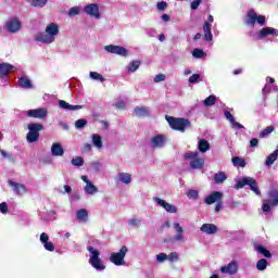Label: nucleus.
Wrapping results in <instances>:
<instances>
[{
	"instance_id": "49",
	"label": "nucleus",
	"mask_w": 278,
	"mask_h": 278,
	"mask_svg": "<svg viewBox=\"0 0 278 278\" xmlns=\"http://www.w3.org/2000/svg\"><path fill=\"white\" fill-rule=\"evenodd\" d=\"M43 247L46 251H50V252L55 251V245L51 241H47L46 243H43Z\"/></svg>"
},
{
	"instance_id": "23",
	"label": "nucleus",
	"mask_w": 278,
	"mask_h": 278,
	"mask_svg": "<svg viewBox=\"0 0 278 278\" xmlns=\"http://www.w3.org/2000/svg\"><path fill=\"white\" fill-rule=\"evenodd\" d=\"M17 84L20 88H25V89L34 88L31 80L27 76H22L21 78H18Z\"/></svg>"
},
{
	"instance_id": "37",
	"label": "nucleus",
	"mask_w": 278,
	"mask_h": 278,
	"mask_svg": "<svg viewBox=\"0 0 278 278\" xmlns=\"http://www.w3.org/2000/svg\"><path fill=\"white\" fill-rule=\"evenodd\" d=\"M256 268L261 271L266 270V268H268V261L266 258L258 260L256 263Z\"/></svg>"
},
{
	"instance_id": "13",
	"label": "nucleus",
	"mask_w": 278,
	"mask_h": 278,
	"mask_svg": "<svg viewBox=\"0 0 278 278\" xmlns=\"http://www.w3.org/2000/svg\"><path fill=\"white\" fill-rule=\"evenodd\" d=\"M84 12L93 18H101V13L99 12V4L91 3L84 8Z\"/></svg>"
},
{
	"instance_id": "63",
	"label": "nucleus",
	"mask_w": 278,
	"mask_h": 278,
	"mask_svg": "<svg viewBox=\"0 0 278 278\" xmlns=\"http://www.w3.org/2000/svg\"><path fill=\"white\" fill-rule=\"evenodd\" d=\"M76 110H84V105H73V104H70L68 111L73 112V111H76Z\"/></svg>"
},
{
	"instance_id": "55",
	"label": "nucleus",
	"mask_w": 278,
	"mask_h": 278,
	"mask_svg": "<svg viewBox=\"0 0 278 278\" xmlns=\"http://www.w3.org/2000/svg\"><path fill=\"white\" fill-rule=\"evenodd\" d=\"M156 8L157 10L164 11L166 8H168V3H166V1L157 2Z\"/></svg>"
},
{
	"instance_id": "17",
	"label": "nucleus",
	"mask_w": 278,
	"mask_h": 278,
	"mask_svg": "<svg viewBox=\"0 0 278 278\" xmlns=\"http://www.w3.org/2000/svg\"><path fill=\"white\" fill-rule=\"evenodd\" d=\"M9 186H11V188H13V192L15 194H27V187H25V185L23 184H18L15 182L13 180H9Z\"/></svg>"
},
{
	"instance_id": "43",
	"label": "nucleus",
	"mask_w": 278,
	"mask_h": 278,
	"mask_svg": "<svg viewBox=\"0 0 278 278\" xmlns=\"http://www.w3.org/2000/svg\"><path fill=\"white\" fill-rule=\"evenodd\" d=\"M72 164H73V166H84V157L76 156V157L72 159Z\"/></svg>"
},
{
	"instance_id": "60",
	"label": "nucleus",
	"mask_w": 278,
	"mask_h": 278,
	"mask_svg": "<svg viewBox=\"0 0 278 278\" xmlns=\"http://www.w3.org/2000/svg\"><path fill=\"white\" fill-rule=\"evenodd\" d=\"M202 0H193L191 2V10H199V5H201Z\"/></svg>"
},
{
	"instance_id": "36",
	"label": "nucleus",
	"mask_w": 278,
	"mask_h": 278,
	"mask_svg": "<svg viewBox=\"0 0 278 278\" xmlns=\"http://www.w3.org/2000/svg\"><path fill=\"white\" fill-rule=\"evenodd\" d=\"M92 143L97 149H102L103 148V139L99 135H92Z\"/></svg>"
},
{
	"instance_id": "10",
	"label": "nucleus",
	"mask_w": 278,
	"mask_h": 278,
	"mask_svg": "<svg viewBox=\"0 0 278 278\" xmlns=\"http://www.w3.org/2000/svg\"><path fill=\"white\" fill-rule=\"evenodd\" d=\"M104 50L108 51V53L121 55L122 58H127V55H129V51L123 46L109 45L104 47Z\"/></svg>"
},
{
	"instance_id": "53",
	"label": "nucleus",
	"mask_w": 278,
	"mask_h": 278,
	"mask_svg": "<svg viewBox=\"0 0 278 278\" xmlns=\"http://www.w3.org/2000/svg\"><path fill=\"white\" fill-rule=\"evenodd\" d=\"M80 10L77 7L71 8L68 11V16H77L79 14Z\"/></svg>"
},
{
	"instance_id": "64",
	"label": "nucleus",
	"mask_w": 278,
	"mask_h": 278,
	"mask_svg": "<svg viewBox=\"0 0 278 278\" xmlns=\"http://www.w3.org/2000/svg\"><path fill=\"white\" fill-rule=\"evenodd\" d=\"M220 210H223V200H219L218 202H216V205H215V212H220Z\"/></svg>"
},
{
	"instance_id": "20",
	"label": "nucleus",
	"mask_w": 278,
	"mask_h": 278,
	"mask_svg": "<svg viewBox=\"0 0 278 278\" xmlns=\"http://www.w3.org/2000/svg\"><path fill=\"white\" fill-rule=\"evenodd\" d=\"M203 31H204V40L206 42H212L214 36L212 35V24L210 22H204L203 24Z\"/></svg>"
},
{
	"instance_id": "31",
	"label": "nucleus",
	"mask_w": 278,
	"mask_h": 278,
	"mask_svg": "<svg viewBox=\"0 0 278 278\" xmlns=\"http://www.w3.org/2000/svg\"><path fill=\"white\" fill-rule=\"evenodd\" d=\"M118 177H119V181H122V184H126V185L131 184V174H129V173H119Z\"/></svg>"
},
{
	"instance_id": "50",
	"label": "nucleus",
	"mask_w": 278,
	"mask_h": 278,
	"mask_svg": "<svg viewBox=\"0 0 278 278\" xmlns=\"http://www.w3.org/2000/svg\"><path fill=\"white\" fill-rule=\"evenodd\" d=\"M167 260L169 262H177V260H179V254H177V252H172L167 255Z\"/></svg>"
},
{
	"instance_id": "3",
	"label": "nucleus",
	"mask_w": 278,
	"mask_h": 278,
	"mask_svg": "<svg viewBox=\"0 0 278 278\" xmlns=\"http://www.w3.org/2000/svg\"><path fill=\"white\" fill-rule=\"evenodd\" d=\"M87 251L91 253L89 257V262L96 270H105V264H103V261L99 255H101V252L99 250H94L91 245L87 247Z\"/></svg>"
},
{
	"instance_id": "51",
	"label": "nucleus",
	"mask_w": 278,
	"mask_h": 278,
	"mask_svg": "<svg viewBox=\"0 0 278 278\" xmlns=\"http://www.w3.org/2000/svg\"><path fill=\"white\" fill-rule=\"evenodd\" d=\"M199 79H201V75L193 74L189 77V84H197V81H199Z\"/></svg>"
},
{
	"instance_id": "54",
	"label": "nucleus",
	"mask_w": 278,
	"mask_h": 278,
	"mask_svg": "<svg viewBox=\"0 0 278 278\" xmlns=\"http://www.w3.org/2000/svg\"><path fill=\"white\" fill-rule=\"evenodd\" d=\"M140 223H141L140 219L131 218V219L128 222V225H129L130 227H140Z\"/></svg>"
},
{
	"instance_id": "58",
	"label": "nucleus",
	"mask_w": 278,
	"mask_h": 278,
	"mask_svg": "<svg viewBox=\"0 0 278 278\" xmlns=\"http://www.w3.org/2000/svg\"><path fill=\"white\" fill-rule=\"evenodd\" d=\"M157 262H164L165 260H168V255L166 253H160L156 255Z\"/></svg>"
},
{
	"instance_id": "6",
	"label": "nucleus",
	"mask_w": 278,
	"mask_h": 278,
	"mask_svg": "<svg viewBox=\"0 0 278 278\" xmlns=\"http://www.w3.org/2000/svg\"><path fill=\"white\" fill-rule=\"evenodd\" d=\"M278 206V189H270L267 193V202H263L262 210L265 213H268L273 207Z\"/></svg>"
},
{
	"instance_id": "39",
	"label": "nucleus",
	"mask_w": 278,
	"mask_h": 278,
	"mask_svg": "<svg viewBox=\"0 0 278 278\" xmlns=\"http://www.w3.org/2000/svg\"><path fill=\"white\" fill-rule=\"evenodd\" d=\"M277 161V154H275L274 152L271 154H269L265 161V165L266 166H273V164H275V162Z\"/></svg>"
},
{
	"instance_id": "40",
	"label": "nucleus",
	"mask_w": 278,
	"mask_h": 278,
	"mask_svg": "<svg viewBox=\"0 0 278 278\" xmlns=\"http://www.w3.org/2000/svg\"><path fill=\"white\" fill-rule=\"evenodd\" d=\"M49 0H31L30 5L33 8H45V4L48 3Z\"/></svg>"
},
{
	"instance_id": "52",
	"label": "nucleus",
	"mask_w": 278,
	"mask_h": 278,
	"mask_svg": "<svg viewBox=\"0 0 278 278\" xmlns=\"http://www.w3.org/2000/svg\"><path fill=\"white\" fill-rule=\"evenodd\" d=\"M160 81H166V75H164V74H157V75L154 77V83H155V84H160Z\"/></svg>"
},
{
	"instance_id": "5",
	"label": "nucleus",
	"mask_w": 278,
	"mask_h": 278,
	"mask_svg": "<svg viewBox=\"0 0 278 278\" xmlns=\"http://www.w3.org/2000/svg\"><path fill=\"white\" fill-rule=\"evenodd\" d=\"M45 129V126L40 123L28 124V132L26 135L27 142H38L40 139V131Z\"/></svg>"
},
{
	"instance_id": "12",
	"label": "nucleus",
	"mask_w": 278,
	"mask_h": 278,
	"mask_svg": "<svg viewBox=\"0 0 278 278\" xmlns=\"http://www.w3.org/2000/svg\"><path fill=\"white\" fill-rule=\"evenodd\" d=\"M47 114H49V112L45 108L34 109L27 112V116L30 118H47Z\"/></svg>"
},
{
	"instance_id": "27",
	"label": "nucleus",
	"mask_w": 278,
	"mask_h": 278,
	"mask_svg": "<svg viewBox=\"0 0 278 278\" xmlns=\"http://www.w3.org/2000/svg\"><path fill=\"white\" fill-rule=\"evenodd\" d=\"M76 218L81 223H88V211L86 208H80L76 213Z\"/></svg>"
},
{
	"instance_id": "9",
	"label": "nucleus",
	"mask_w": 278,
	"mask_h": 278,
	"mask_svg": "<svg viewBox=\"0 0 278 278\" xmlns=\"http://www.w3.org/2000/svg\"><path fill=\"white\" fill-rule=\"evenodd\" d=\"M129 249L126 245H123L119 249V252L112 253L110 256V262L115 266H123L125 264V255H127Z\"/></svg>"
},
{
	"instance_id": "25",
	"label": "nucleus",
	"mask_w": 278,
	"mask_h": 278,
	"mask_svg": "<svg viewBox=\"0 0 278 278\" xmlns=\"http://www.w3.org/2000/svg\"><path fill=\"white\" fill-rule=\"evenodd\" d=\"M51 151L54 157H62V155H64V148H62L60 143H53Z\"/></svg>"
},
{
	"instance_id": "57",
	"label": "nucleus",
	"mask_w": 278,
	"mask_h": 278,
	"mask_svg": "<svg viewBox=\"0 0 278 278\" xmlns=\"http://www.w3.org/2000/svg\"><path fill=\"white\" fill-rule=\"evenodd\" d=\"M0 212H1V214H8V203L7 202L0 203Z\"/></svg>"
},
{
	"instance_id": "2",
	"label": "nucleus",
	"mask_w": 278,
	"mask_h": 278,
	"mask_svg": "<svg viewBox=\"0 0 278 278\" xmlns=\"http://www.w3.org/2000/svg\"><path fill=\"white\" fill-rule=\"evenodd\" d=\"M166 121H167L169 127H172V129H174L175 131H181L182 134H184V131H186L187 129H190V127H192V124L190 123V119H188V118L173 117V116L166 115Z\"/></svg>"
},
{
	"instance_id": "56",
	"label": "nucleus",
	"mask_w": 278,
	"mask_h": 278,
	"mask_svg": "<svg viewBox=\"0 0 278 278\" xmlns=\"http://www.w3.org/2000/svg\"><path fill=\"white\" fill-rule=\"evenodd\" d=\"M39 240H40V242H41L42 244H46L47 242H49V235H47L46 232H42V233L40 235Z\"/></svg>"
},
{
	"instance_id": "33",
	"label": "nucleus",
	"mask_w": 278,
	"mask_h": 278,
	"mask_svg": "<svg viewBox=\"0 0 278 278\" xmlns=\"http://www.w3.org/2000/svg\"><path fill=\"white\" fill-rule=\"evenodd\" d=\"M273 131H275V126H267L260 132L258 138H268V135L273 134Z\"/></svg>"
},
{
	"instance_id": "18",
	"label": "nucleus",
	"mask_w": 278,
	"mask_h": 278,
	"mask_svg": "<svg viewBox=\"0 0 278 278\" xmlns=\"http://www.w3.org/2000/svg\"><path fill=\"white\" fill-rule=\"evenodd\" d=\"M151 142L154 149H162L166 144V138H164V135H156L151 139Z\"/></svg>"
},
{
	"instance_id": "21",
	"label": "nucleus",
	"mask_w": 278,
	"mask_h": 278,
	"mask_svg": "<svg viewBox=\"0 0 278 278\" xmlns=\"http://www.w3.org/2000/svg\"><path fill=\"white\" fill-rule=\"evenodd\" d=\"M224 115L226 116V119L229 121V123L232 125V127H236L237 129H244V126L238 122H236V117L231 114L229 111H225Z\"/></svg>"
},
{
	"instance_id": "8",
	"label": "nucleus",
	"mask_w": 278,
	"mask_h": 278,
	"mask_svg": "<svg viewBox=\"0 0 278 278\" xmlns=\"http://www.w3.org/2000/svg\"><path fill=\"white\" fill-rule=\"evenodd\" d=\"M185 160H191L190 168L193 170L201 169L203 166H205V160L199 157V153L197 152H187L185 154Z\"/></svg>"
},
{
	"instance_id": "4",
	"label": "nucleus",
	"mask_w": 278,
	"mask_h": 278,
	"mask_svg": "<svg viewBox=\"0 0 278 278\" xmlns=\"http://www.w3.org/2000/svg\"><path fill=\"white\" fill-rule=\"evenodd\" d=\"M256 23H258L261 27H264V25H266V16L257 15L255 10L250 9L245 15V25H248V27H255Z\"/></svg>"
},
{
	"instance_id": "62",
	"label": "nucleus",
	"mask_w": 278,
	"mask_h": 278,
	"mask_svg": "<svg viewBox=\"0 0 278 278\" xmlns=\"http://www.w3.org/2000/svg\"><path fill=\"white\" fill-rule=\"evenodd\" d=\"M174 229H176L177 233H184V228L179 225V223H174Z\"/></svg>"
},
{
	"instance_id": "46",
	"label": "nucleus",
	"mask_w": 278,
	"mask_h": 278,
	"mask_svg": "<svg viewBox=\"0 0 278 278\" xmlns=\"http://www.w3.org/2000/svg\"><path fill=\"white\" fill-rule=\"evenodd\" d=\"M89 76L91 77V79H98L99 81H105V78L103 77V75H101L97 72H90Z\"/></svg>"
},
{
	"instance_id": "61",
	"label": "nucleus",
	"mask_w": 278,
	"mask_h": 278,
	"mask_svg": "<svg viewBox=\"0 0 278 278\" xmlns=\"http://www.w3.org/2000/svg\"><path fill=\"white\" fill-rule=\"evenodd\" d=\"M257 144H260V139L253 138V139L250 140V147L251 148H255V147H257Z\"/></svg>"
},
{
	"instance_id": "15",
	"label": "nucleus",
	"mask_w": 278,
	"mask_h": 278,
	"mask_svg": "<svg viewBox=\"0 0 278 278\" xmlns=\"http://www.w3.org/2000/svg\"><path fill=\"white\" fill-rule=\"evenodd\" d=\"M219 201H223V192L220 191H213L204 199L206 205H213V203H218Z\"/></svg>"
},
{
	"instance_id": "42",
	"label": "nucleus",
	"mask_w": 278,
	"mask_h": 278,
	"mask_svg": "<svg viewBox=\"0 0 278 278\" xmlns=\"http://www.w3.org/2000/svg\"><path fill=\"white\" fill-rule=\"evenodd\" d=\"M182 242L184 241V233L177 232V235L174 238H169L165 240V242Z\"/></svg>"
},
{
	"instance_id": "44",
	"label": "nucleus",
	"mask_w": 278,
	"mask_h": 278,
	"mask_svg": "<svg viewBox=\"0 0 278 278\" xmlns=\"http://www.w3.org/2000/svg\"><path fill=\"white\" fill-rule=\"evenodd\" d=\"M192 55L195 59H201V58H203V55H205V52L203 50L199 49V48H195L192 51Z\"/></svg>"
},
{
	"instance_id": "34",
	"label": "nucleus",
	"mask_w": 278,
	"mask_h": 278,
	"mask_svg": "<svg viewBox=\"0 0 278 278\" xmlns=\"http://www.w3.org/2000/svg\"><path fill=\"white\" fill-rule=\"evenodd\" d=\"M256 251L258 253H261V255H264V257H267L268 260H270V257H273V254L270 253V251H268L266 248H264V245H257Z\"/></svg>"
},
{
	"instance_id": "47",
	"label": "nucleus",
	"mask_w": 278,
	"mask_h": 278,
	"mask_svg": "<svg viewBox=\"0 0 278 278\" xmlns=\"http://www.w3.org/2000/svg\"><path fill=\"white\" fill-rule=\"evenodd\" d=\"M136 116H147V109L144 108H136L135 109Z\"/></svg>"
},
{
	"instance_id": "7",
	"label": "nucleus",
	"mask_w": 278,
	"mask_h": 278,
	"mask_svg": "<svg viewBox=\"0 0 278 278\" xmlns=\"http://www.w3.org/2000/svg\"><path fill=\"white\" fill-rule=\"evenodd\" d=\"M244 186H250L252 192H255L258 197L262 194V192L260 191V187L257 186V180H255V178L243 177L242 179L238 180L235 188L236 190H240L244 188Z\"/></svg>"
},
{
	"instance_id": "59",
	"label": "nucleus",
	"mask_w": 278,
	"mask_h": 278,
	"mask_svg": "<svg viewBox=\"0 0 278 278\" xmlns=\"http://www.w3.org/2000/svg\"><path fill=\"white\" fill-rule=\"evenodd\" d=\"M70 103L64 101V100H60L59 101V106L62 108L63 110H68L70 109Z\"/></svg>"
},
{
	"instance_id": "28",
	"label": "nucleus",
	"mask_w": 278,
	"mask_h": 278,
	"mask_svg": "<svg viewBox=\"0 0 278 278\" xmlns=\"http://www.w3.org/2000/svg\"><path fill=\"white\" fill-rule=\"evenodd\" d=\"M214 181L215 184H224L227 181V174H225V172H218L214 175Z\"/></svg>"
},
{
	"instance_id": "32",
	"label": "nucleus",
	"mask_w": 278,
	"mask_h": 278,
	"mask_svg": "<svg viewBox=\"0 0 278 278\" xmlns=\"http://www.w3.org/2000/svg\"><path fill=\"white\" fill-rule=\"evenodd\" d=\"M204 108H212V105H216V96L211 94L203 101Z\"/></svg>"
},
{
	"instance_id": "1",
	"label": "nucleus",
	"mask_w": 278,
	"mask_h": 278,
	"mask_svg": "<svg viewBox=\"0 0 278 278\" xmlns=\"http://www.w3.org/2000/svg\"><path fill=\"white\" fill-rule=\"evenodd\" d=\"M58 34H60V26L55 23H50L47 25L45 33L35 35V40L37 42L51 45V42H55V36H58Z\"/></svg>"
},
{
	"instance_id": "48",
	"label": "nucleus",
	"mask_w": 278,
	"mask_h": 278,
	"mask_svg": "<svg viewBox=\"0 0 278 278\" xmlns=\"http://www.w3.org/2000/svg\"><path fill=\"white\" fill-rule=\"evenodd\" d=\"M81 153H89L92 151V144L90 143H84L80 148Z\"/></svg>"
},
{
	"instance_id": "24",
	"label": "nucleus",
	"mask_w": 278,
	"mask_h": 278,
	"mask_svg": "<svg viewBox=\"0 0 278 278\" xmlns=\"http://www.w3.org/2000/svg\"><path fill=\"white\" fill-rule=\"evenodd\" d=\"M12 68H14L12 64L0 63V77H5L7 75H10V73H12Z\"/></svg>"
},
{
	"instance_id": "29",
	"label": "nucleus",
	"mask_w": 278,
	"mask_h": 278,
	"mask_svg": "<svg viewBox=\"0 0 278 278\" xmlns=\"http://www.w3.org/2000/svg\"><path fill=\"white\" fill-rule=\"evenodd\" d=\"M140 64H142V62L131 61L127 66L128 73H136L140 68Z\"/></svg>"
},
{
	"instance_id": "26",
	"label": "nucleus",
	"mask_w": 278,
	"mask_h": 278,
	"mask_svg": "<svg viewBox=\"0 0 278 278\" xmlns=\"http://www.w3.org/2000/svg\"><path fill=\"white\" fill-rule=\"evenodd\" d=\"M198 149L201 153H207V151H210V142L205 139H200L198 142Z\"/></svg>"
},
{
	"instance_id": "16",
	"label": "nucleus",
	"mask_w": 278,
	"mask_h": 278,
	"mask_svg": "<svg viewBox=\"0 0 278 278\" xmlns=\"http://www.w3.org/2000/svg\"><path fill=\"white\" fill-rule=\"evenodd\" d=\"M220 273H224L226 275H236V273H238V262L232 261L226 266H222Z\"/></svg>"
},
{
	"instance_id": "41",
	"label": "nucleus",
	"mask_w": 278,
	"mask_h": 278,
	"mask_svg": "<svg viewBox=\"0 0 278 278\" xmlns=\"http://www.w3.org/2000/svg\"><path fill=\"white\" fill-rule=\"evenodd\" d=\"M88 125V121L87 119H84V118H80V119H77L75 122V127L76 129H84V127Z\"/></svg>"
},
{
	"instance_id": "14",
	"label": "nucleus",
	"mask_w": 278,
	"mask_h": 278,
	"mask_svg": "<svg viewBox=\"0 0 278 278\" xmlns=\"http://www.w3.org/2000/svg\"><path fill=\"white\" fill-rule=\"evenodd\" d=\"M155 203H157L163 210L167 211L169 214H177V206L162 200L160 198H154Z\"/></svg>"
},
{
	"instance_id": "11",
	"label": "nucleus",
	"mask_w": 278,
	"mask_h": 278,
	"mask_svg": "<svg viewBox=\"0 0 278 278\" xmlns=\"http://www.w3.org/2000/svg\"><path fill=\"white\" fill-rule=\"evenodd\" d=\"M5 27L10 34H16V31L21 30L22 24L18 18L14 17L7 22Z\"/></svg>"
},
{
	"instance_id": "35",
	"label": "nucleus",
	"mask_w": 278,
	"mask_h": 278,
	"mask_svg": "<svg viewBox=\"0 0 278 278\" xmlns=\"http://www.w3.org/2000/svg\"><path fill=\"white\" fill-rule=\"evenodd\" d=\"M85 192H87V194H97V192H99V189H97V187L92 182H87L85 187Z\"/></svg>"
},
{
	"instance_id": "30",
	"label": "nucleus",
	"mask_w": 278,
	"mask_h": 278,
	"mask_svg": "<svg viewBox=\"0 0 278 278\" xmlns=\"http://www.w3.org/2000/svg\"><path fill=\"white\" fill-rule=\"evenodd\" d=\"M231 162H232L233 166H239L240 168H244L247 166V161H244V159L239 157V156H233L231 159Z\"/></svg>"
},
{
	"instance_id": "19",
	"label": "nucleus",
	"mask_w": 278,
	"mask_h": 278,
	"mask_svg": "<svg viewBox=\"0 0 278 278\" xmlns=\"http://www.w3.org/2000/svg\"><path fill=\"white\" fill-rule=\"evenodd\" d=\"M200 231H202V233L212 236L218 231V227H216L214 224H203L200 228Z\"/></svg>"
},
{
	"instance_id": "38",
	"label": "nucleus",
	"mask_w": 278,
	"mask_h": 278,
	"mask_svg": "<svg viewBox=\"0 0 278 278\" xmlns=\"http://www.w3.org/2000/svg\"><path fill=\"white\" fill-rule=\"evenodd\" d=\"M0 155H2V157H4L5 160H9V162H12L14 164V162H16V159H14V155H12V153L7 152L5 150H0Z\"/></svg>"
},
{
	"instance_id": "45",
	"label": "nucleus",
	"mask_w": 278,
	"mask_h": 278,
	"mask_svg": "<svg viewBox=\"0 0 278 278\" xmlns=\"http://www.w3.org/2000/svg\"><path fill=\"white\" fill-rule=\"evenodd\" d=\"M187 197L188 199H193L197 201V199H199V191L191 189L187 192Z\"/></svg>"
},
{
	"instance_id": "22",
	"label": "nucleus",
	"mask_w": 278,
	"mask_h": 278,
	"mask_svg": "<svg viewBox=\"0 0 278 278\" xmlns=\"http://www.w3.org/2000/svg\"><path fill=\"white\" fill-rule=\"evenodd\" d=\"M275 34H277V29L273 27H265L260 30L258 38L262 40L266 38V36H275Z\"/></svg>"
}]
</instances>
